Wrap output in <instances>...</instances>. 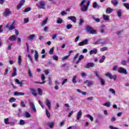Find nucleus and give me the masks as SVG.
<instances>
[{
  "label": "nucleus",
  "mask_w": 129,
  "mask_h": 129,
  "mask_svg": "<svg viewBox=\"0 0 129 129\" xmlns=\"http://www.w3.org/2000/svg\"><path fill=\"white\" fill-rule=\"evenodd\" d=\"M71 28H72V24H68L67 25V28L68 29V30H69V29H71Z\"/></svg>",
  "instance_id": "62"
},
{
  "label": "nucleus",
  "mask_w": 129,
  "mask_h": 129,
  "mask_svg": "<svg viewBox=\"0 0 129 129\" xmlns=\"http://www.w3.org/2000/svg\"><path fill=\"white\" fill-rule=\"evenodd\" d=\"M84 58V56L83 55H80L79 57L78 60L75 62L76 64H78L80 63L81 60H82Z\"/></svg>",
  "instance_id": "21"
},
{
  "label": "nucleus",
  "mask_w": 129,
  "mask_h": 129,
  "mask_svg": "<svg viewBox=\"0 0 129 129\" xmlns=\"http://www.w3.org/2000/svg\"><path fill=\"white\" fill-rule=\"evenodd\" d=\"M112 12H113V10L110 8H109L106 10V14H111V13H112Z\"/></svg>",
  "instance_id": "31"
},
{
  "label": "nucleus",
  "mask_w": 129,
  "mask_h": 129,
  "mask_svg": "<svg viewBox=\"0 0 129 129\" xmlns=\"http://www.w3.org/2000/svg\"><path fill=\"white\" fill-rule=\"evenodd\" d=\"M107 47H103L100 49V51L101 52H104V51H107Z\"/></svg>",
  "instance_id": "43"
},
{
  "label": "nucleus",
  "mask_w": 129,
  "mask_h": 129,
  "mask_svg": "<svg viewBox=\"0 0 129 129\" xmlns=\"http://www.w3.org/2000/svg\"><path fill=\"white\" fill-rule=\"evenodd\" d=\"M28 74H29V77L33 78V74H32V72H31L30 70H29Z\"/></svg>",
  "instance_id": "61"
},
{
  "label": "nucleus",
  "mask_w": 129,
  "mask_h": 129,
  "mask_svg": "<svg viewBox=\"0 0 129 129\" xmlns=\"http://www.w3.org/2000/svg\"><path fill=\"white\" fill-rule=\"evenodd\" d=\"M84 23V20H83L82 18H80V22L79 26H82L83 25V23Z\"/></svg>",
  "instance_id": "41"
},
{
  "label": "nucleus",
  "mask_w": 129,
  "mask_h": 129,
  "mask_svg": "<svg viewBox=\"0 0 129 129\" xmlns=\"http://www.w3.org/2000/svg\"><path fill=\"white\" fill-rule=\"evenodd\" d=\"M47 22H48V18H46V19H45L44 20H43L42 21V26H44V25H46V24H47Z\"/></svg>",
  "instance_id": "50"
},
{
  "label": "nucleus",
  "mask_w": 129,
  "mask_h": 129,
  "mask_svg": "<svg viewBox=\"0 0 129 129\" xmlns=\"http://www.w3.org/2000/svg\"><path fill=\"white\" fill-rule=\"evenodd\" d=\"M16 39H17V36L16 35H13L10 37H9V40H10V41H16Z\"/></svg>",
  "instance_id": "26"
},
{
  "label": "nucleus",
  "mask_w": 129,
  "mask_h": 129,
  "mask_svg": "<svg viewBox=\"0 0 129 129\" xmlns=\"http://www.w3.org/2000/svg\"><path fill=\"white\" fill-rule=\"evenodd\" d=\"M98 44L100 45H106V44H108V42L107 41L102 39H98Z\"/></svg>",
  "instance_id": "8"
},
{
  "label": "nucleus",
  "mask_w": 129,
  "mask_h": 129,
  "mask_svg": "<svg viewBox=\"0 0 129 129\" xmlns=\"http://www.w3.org/2000/svg\"><path fill=\"white\" fill-rule=\"evenodd\" d=\"M37 92L39 95H42L43 94V92L42 91V90L40 88L37 89Z\"/></svg>",
  "instance_id": "45"
},
{
  "label": "nucleus",
  "mask_w": 129,
  "mask_h": 129,
  "mask_svg": "<svg viewBox=\"0 0 129 129\" xmlns=\"http://www.w3.org/2000/svg\"><path fill=\"white\" fill-rule=\"evenodd\" d=\"M34 58L35 61H38V59L39 58V53L38 51L35 50V54H34Z\"/></svg>",
  "instance_id": "20"
},
{
  "label": "nucleus",
  "mask_w": 129,
  "mask_h": 129,
  "mask_svg": "<svg viewBox=\"0 0 129 129\" xmlns=\"http://www.w3.org/2000/svg\"><path fill=\"white\" fill-rule=\"evenodd\" d=\"M105 76L107 77H108L110 78V79H113L114 80H115L116 79V75L112 76L110 73H107L105 74Z\"/></svg>",
  "instance_id": "6"
},
{
  "label": "nucleus",
  "mask_w": 129,
  "mask_h": 129,
  "mask_svg": "<svg viewBox=\"0 0 129 129\" xmlns=\"http://www.w3.org/2000/svg\"><path fill=\"white\" fill-rule=\"evenodd\" d=\"M105 26H102L100 28V32L101 34H104L105 31Z\"/></svg>",
  "instance_id": "32"
},
{
  "label": "nucleus",
  "mask_w": 129,
  "mask_h": 129,
  "mask_svg": "<svg viewBox=\"0 0 129 129\" xmlns=\"http://www.w3.org/2000/svg\"><path fill=\"white\" fill-rule=\"evenodd\" d=\"M84 83L86 84L88 83V86H90L91 85H92L93 84V82L92 81H89V80H86Z\"/></svg>",
  "instance_id": "33"
},
{
  "label": "nucleus",
  "mask_w": 129,
  "mask_h": 129,
  "mask_svg": "<svg viewBox=\"0 0 129 129\" xmlns=\"http://www.w3.org/2000/svg\"><path fill=\"white\" fill-rule=\"evenodd\" d=\"M15 82L17 83V84H19L20 86L22 87L23 86V82H20V80L19 79H16L15 80Z\"/></svg>",
  "instance_id": "30"
},
{
  "label": "nucleus",
  "mask_w": 129,
  "mask_h": 129,
  "mask_svg": "<svg viewBox=\"0 0 129 129\" xmlns=\"http://www.w3.org/2000/svg\"><path fill=\"white\" fill-rule=\"evenodd\" d=\"M52 59L55 61H58L59 57H58V56L54 55L52 56Z\"/></svg>",
  "instance_id": "47"
},
{
  "label": "nucleus",
  "mask_w": 129,
  "mask_h": 129,
  "mask_svg": "<svg viewBox=\"0 0 129 129\" xmlns=\"http://www.w3.org/2000/svg\"><path fill=\"white\" fill-rule=\"evenodd\" d=\"M86 117H88V118H89L91 121H93V117L90 114L86 115Z\"/></svg>",
  "instance_id": "48"
},
{
  "label": "nucleus",
  "mask_w": 129,
  "mask_h": 129,
  "mask_svg": "<svg viewBox=\"0 0 129 129\" xmlns=\"http://www.w3.org/2000/svg\"><path fill=\"white\" fill-rule=\"evenodd\" d=\"M118 72L122 74H125V75H126V74H127V71H126V69L122 67H119L118 68Z\"/></svg>",
  "instance_id": "5"
},
{
  "label": "nucleus",
  "mask_w": 129,
  "mask_h": 129,
  "mask_svg": "<svg viewBox=\"0 0 129 129\" xmlns=\"http://www.w3.org/2000/svg\"><path fill=\"white\" fill-rule=\"evenodd\" d=\"M15 76H17V68H14L13 73L12 74V77H15Z\"/></svg>",
  "instance_id": "25"
},
{
  "label": "nucleus",
  "mask_w": 129,
  "mask_h": 129,
  "mask_svg": "<svg viewBox=\"0 0 129 129\" xmlns=\"http://www.w3.org/2000/svg\"><path fill=\"white\" fill-rule=\"evenodd\" d=\"M14 95H15V96H18L19 95H25V93L16 91L14 92Z\"/></svg>",
  "instance_id": "23"
},
{
  "label": "nucleus",
  "mask_w": 129,
  "mask_h": 129,
  "mask_svg": "<svg viewBox=\"0 0 129 129\" xmlns=\"http://www.w3.org/2000/svg\"><path fill=\"white\" fill-rule=\"evenodd\" d=\"M68 58H69V56L66 55L64 56L63 57L61 58L62 61H65V60L68 59Z\"/></svg>",
  "instance_id": "57"
},
{
  "label": "nucleus",
  "mask_w": 129,
  "mask_h": 129,
  "mask_svg": "<svg viewBox=\"0 0 129 129\" xmlns=\"http://www.w3.org/2000/svg\"><path fill=\"white\" fill-rule=\"evenodd\" d=\"M60 15L61 16H65V15H67V12H65V11H62L61 13H60Z\"/></svg>",
  "instance_id": "63"
},
{
  "label": "nucleus",
  "mask_w": 129,
  "mask_h": 129,
  "mask_svg": "<svg viewBox=\"0 0 129 129\" xmlns=\"http://www.w3.org/2000/svg\"><path fill=\"white\" fill-rule=\"evenodd\" d=\"M104 106H106L107 107H110V102H107L106 103L103 104Z\"/></svg>",
  "instance_id": "44"
},
{
  "label": "nucleus",
  "mask_w": 129,
  "mask_h": 129,
  "mask_svg": "<svg viewBox=\"0 0 129 129\" xmlns=\"http://www.w3.org/2000/svg\"><path fill=\"white\" fill-rule=\"evenodd\" d=\"M86 31L87 33H88L89 34H92L93 35L97 34L96 31L94 29H93L92 27H91L90 26H87Z\"/></svg>",
  "instance_id": "3"
},
{
  "label": "nucleus",
  "mask_w": 129,
  "mask_h": 129,
  "mask_svg": "<svg viewBox=\"0 0 129 129\" xmlns=\"http://www.w3.org/2000/svg\"><path fill=\"white\" fill-rule=\"evenodd\" d=\"M104 60H105V56L103 55L102 56L100 59H99V63H103L104 62Z\"/></svg>",
  "instance_id": "38"
},
{
  "label": "nucleus",
  "mask_w": 129,
  "mask_h": 129,
  "mask_svg": "<svg viewBox=\"0 0 129 129\" xmlns=\"http://www.w3.org/2000/svg\"><path fill=\"white\" fill-rule=\"evenodd\" d=\"M122 13V10H121V9H119V10H117V16L119 18H120L121 17Z\"/></svg>",
  "instance_id": "27"
},
{
  "label": "nucleus",
  "mask_w": 129,
  "mask_h": 129,
  "mask_svg": "<svg viewBox=\"0 0 129 129\" xmlns=\"http://www.w3.org/2000/svg\"><path fill=\"white\" fill-rule=\"evenodd\" d=\"M6 27L9 30V31H12L15 28V26L14 25V24H12L10 25H7L6 26Z\"/></svg>",
  "instance_id": "14"
},
{
  "label": "nucleus",
  "mask_w": 129,
  "mask_h": 129,
  "mask_svg": "<svg viewBox=\"0 0 129 129\" xmlns=\"http://www.w3.org/2000/svg\"><path fill=\"white\" fill-rule=\"evenodd\" d=\"M35 36H36L35 34L30 35L28 36V39H29V40H33Z\"/></svg>",
  "instance_id": "42"
},
{
  "label": "nucleus",
  "mask_w": 129,
  "mask_h": 129,
  "mask_svg": "<svg viewBox=\"0 0 129 129\" xmlns=\"http://www.w3.org/2000/svg\"><path fill=\"white\" fill-rule=\"evenodd\" d=\"M103 18L105 21H109V16L106 15H103Z\"/></svg>",
  "instance_id": "36"
},
{
  "label": "nucleus",
  "mask_w": 129,
  "mask_h": 129,
  "mask_svg": "<svg viewBox=\"0 0 129 129\" xmlns=\"http://www.w3.org/2000/svg\"><path fill=\"white\" fill-rule=\"evenodd\" d=\"M16 100H17L16 98L14 97H11L9 100V102L10 103H13V102H15Z\"/></svg>",
  "instance_id": "39"
},
{
  "label": "nucleus",
  "mask_w": 129,
  "mask_h": 129,
  "mask_svg": "<svg viewBox=\"0 0 129 129\" xmlns=\"http://www.w3.org/2000/svg\"><path fill=\"white\" fill-rule=\"evenodd\" d=\"M10 14L11 11H10V9L7 8L5 10V11L3 14V16H4V17H7V16H9V15H10Z\"/></svg>",
  "instance_id": "13"
},
{
  "label": "nucleus",
  "mask_w": 129,
  "mask_h": 129,
  "mask_svg": "<svg viewBox=\"0 0 129 129\" xmlns=\"http://www.w3.org/2000/svg\"><path fill=\"white\" fill-rule=\"evenodd\" d=\"M121 65H123V66H126V64H127L126 60H122L121 61Z\"/></svg>",
  "instance_id": "49"
},
{
  "label": "nucleus",
  "mask_w": 129,
  "mask_h": 129,
  "mask_svg": "<svg viewBox=\"0 0 129 129\" xmlns=\"http://www.w3.org/2000/svg\"><path fill=\"white\" fill-rule=\"evenodd\" d=\"M95 75L100 80L101 85H105V81H104L103 79L101 78L100 75L98 74V72H95Z\"/></svg>",
  "instance_id": "4"
},
{
  "label": "nucleus",
  "mask_w": 129,
  "mask_h": 129,
  "mask_svg": "<svg viewBox=\"0 0 129 129\" xmlns=\"http://www.w3.org/2000/svg\"><path fill=\"white\" fill-rule=\"evenodd\" d=\"M24 116H26V117H31V114H30L28 111H25Z\"/></svg>",
  "instance_id": "37"
},
{
  "label": "nucleus",
  "mask_w": 129,
  "mask_h": 129,
  "mask_svg": "<svg viewBox=\"0 0 129 129\" xmlns=\"http://www.w3.org/2000/svg\"><path fill=\"white\" fill-rule=\"evenodd\" d=\"M111 3L114 6H117L118 5V1L117 0H111Z\"/></svg>",
  "instance_id": "28"
},
{
  "label": "nucleus",
  "mask_w": 129,
  "mask_h": 129,
  "mask_svg": "<svg viewBox=\"0 0 129 129\" xmlns=\"http://www.w3.org/2000/svg\"><path fill=\"white\" fill-rule=\"evenodd\" d=\"M89 41V40H88V39H86V40L79 43L78 46H84V45H88Z\"/></svg>",
  "instance_id": "10"
},
{
  "label": "nucleus",
  "mask_w": 129,
  "mask_h": 129,
  "mask_svg": "<svg viewBox=\"0 0 129 129\" xmlns=\"http://www.w3.org/2000/svg\"><path fill=\"white\" fill-rule=\"evenodd\" d=\"M109 128L110 129H118V128H117L116 127H114L113 126H111V125L109 126Z\"/></svg>",
  "instance_id": "64"
},
{
  "label": "nucleus",
  "mask_w": 129,
  "mask_h": 129,
  "mask_svg": "<svg viewBox=\"0 0 129 129\" xmlns=\"http://www.w3.org/2000/svg\"><path fill=\"white\" fill-rule=\"evenodd\" d=\"M45 105L47 106L48 109L51 110V101L48 99H46L45 100V102H44Z\"/></svg>",
  "instance_id": "7"
},
{
  "label": "nucleus",
  "mask_w": 129,
  "mask_h": 129,
  "mask_svg": "<svg viewBox=\"0 0 129 129\" xmlns=\"http://www.w3.org/2000/svg\"><path fill=\"white\" fill-rule=\"evenodd\" d=\"M57 24H62L63 23V19L61 18H58L56 20Z\"/></svg>",
  "instance_id": "40"
},
{
  "label": "nucleus",
  "mask_w": 129,
  "mask_h": 129,
  "mask_svg": "<svg viewBox=\"0 0 129 129\" xmlns=\"http://www.w3.org/2000/svg\"><path fill=\"white\" fill-rule=\"evenodd\" d=\"M95 65V64L93 62H89L85 67L88 69L91 68V67H94Z\"/></svg>",
  "instance_id": "15"
},
{
  "label": "nucleus",
  "mask_w": 129,
  "mask_h": 129,
  "mask_svg": "<svg viewBox=\"0 0 129 129\" xmlns=\"http://www.w3.org/2000/svg\"><path fill=\"white\" fill-rule=\"evenodd\" d=\"M26 56L29 58V59H30V60L31 61V62L32 63H33V59H32V56H31V55H30V54L27 53V54H26Z\"/></svg>",
  "instance_id": "52"
},
{
  "label": "nucleus",
  "mask_w": 129,
  "mask_h": 129,
  "mask_svg": "<svg viewBox=\"0 0 129 129\" xmlns=\"http://www.w3.org/2000/svg\"><path fill=\"white\" fill-rule=\"evenodd\" d=\"M31 8H28L25 9V10L24 11V13H28V12H30V11H31Z\"/></svg>",
  "instance_id": "60"
},
{
  "label": "nucleus",
  "mask_w": 129,
  "mask_h": 129,
  "mask_svg": "<svg viewBox=\"0 0 129 129\" xmlns=\"http://www.w3.org/2000/svg\"><path fill=\"white\" fill-rule=\"evenodd\" d=\"M124 7L126 9V10H129V4L128 3H124L123 4Z\"/></svg>",
  "instance_id": "55"
},
{
  "label": "nucleus",
  "mask_w": 129,
  "mask_h": 129,
  "mask_svg": "<svg viewBox=\"0 0 129 129\" xmlns=\"http://www.w3.org/2000/svg\"><path fill=\"white\" fill-rule=\"evenodd\" d=\"M18 63L19 66H22V56L19 55L18 59Z\"/></svg>",
  "instance_id": "24"
},
{
  "label": "nucleus",
  "mask_w": 129,
  "mask_h": 129,
  "mask_svg": "<svg viewBox=\"0 0 129 129\" xmlns=\"http://www.w3.org/2000/svg\"><path fill=\"white\" fill-rule=\"evenodd\" d=\"M90 5V1L83 0L81 3V8L82 12H87L88 10V7Z\"/></svg>",
  "instance_id": "1"
},
{
  "label": "nucleus",
  "mask_w": 129,
  "mask_h": 129,
  "mask_svg": "<svg viewBox=\"0 0 129 129\" xmlns=\"http://www.w3.org/2000/svg\"><path fill=\"white\" fill-rule=\"evenodd\" d=\"M45 112H46V114L47 117H48V118H49L50 117V115H51L50 114V112H49V111H48L47 109L45 110Z\"/></svg>",
  "instance_id": "56"
},
{
  "label": "nucleus",
  "mask_w": 129,
  "mask_h": 129,
  "mask_svg": "<svg viewBox=\"0 0 129 129\" xmlns=\"http://www.w3.org/2000/svg\"><path fill=\"white\" fill-rule=\"evenodd\" d=\"M81 116H82V111L80 110L77 114V120H79L81 118Z\"/></svg>",
  "instance_id": "17"
},
{
  "label": "nucleus",
  "mask_w": 129,
  "mask_h": 129,
  "mask_svg": "<svg viewBox=\"0 0 129 129\" xmlns=\"http://www.w3.org/2000/svg\"><path fill=\"white\" fill-rule=\"evenodd\" d=\"M113 71H118V66H114L112 68Z\"/></svg>",
  "instance_id": "46"
},
{
  "label": "nucleus",
  "mask_w": 129,
  "mask_h": 129,
  "mask_svg": "<svg viewBox=\"0 0 129 129\" xmlns=\"http://www.w3.org/2000/svg\"><path fill=\"white\" fill-rule=\"evenodd\" d=\"M29 105H30V107H31L33 111L35 113L37 112V110L36 109V107H35V104H34V102H30Z\"/></svg>",
  "instance_id": "9"
},
{
  "label": "nucleus",
  "mask_w": 129,
  "mask_h": 129,
  "mask_svg": "<svg viewBox=\"0 0 129 129\" xmlns=\"http://www.w3.org/2000/svg\"><path fill=\"white\" fill-rule=\"evenodd\" d=\"M93 7L94 9H96V8L98 7V5H97V3L96 2H94L93 4Z\"/></svg>",
  "instance_id": "58"
},
{
  "label": "nucleus",
  "mask_w": 129,
  "mask_h": 129,
  "mask_svg": "<svg viewBox=\"0 0 129 129\" xmlns=\"http://www.w3.org/2000/svg\"><path fill=\"white\" fill-rule=\"evenodd\" d=\"M17 115L18 117H22L23 116V112L22 111V109L19 108L18 109V112L17 114Z\"/></svg>",
  "instance_id": "19"
},
{
  "label": "nucleus",
  "mask_w": 129,
  "mask_h": 129,
  "mask_svg": "<svg viewBox=\"0 0 129 129\" xmlns=\"http://www.w3.org/2000/svg\"><path fill=\"white\" fill-rule=\"evenodd\" d=\"M53 53H54V47H52L49 51L50 55H53Z\"/></svg>",
  "instance_id": "51"
},
{
  "label": "nucleus",
  "mask_w": 129,
  "mask_h": 129,
  "mask_svg": "<svg viewBox=\"0 0 129 129\" xmlns=\"http://www.w3.org/2000/svg\"><path fill=\"white\" fill-rule=\"evenodd\" d=\"M30 91H31L32 94L33 95H34V96H37V93H36V90H35V89H31Z\"/></svg>",
  "instance_id": "35"
},
{
  "label": "nucleus",
  "mask_w": 129,
  "mask_h": 129,
  "mask_svg": "<svg viewBox=\"0 0 129 129\" xmlns=\"http://www.w3.org/2000/svg\"><path fill=\"white\" fill-rule=\"evenodd\" d=\"M76 78H77V76H74L72 79V82L74 84H76L77 83V81H76Z\"/></svg>",
  "instance_id": "29"
},
{
  "label": "nucleus",
  "mask_w": 129,
  "mask_h": 129,
  "mask_svg": "<svg viewBox=\"0 0 129 129\" xmlns=\"http://www.w3.org/2000/svg\"><path fill=\"white\" fill-rule=\"evenodd\" d=\"M54 122H48L46 123V125H48L50 128H53V126H54Z\"/></svg>",
  "instance_id": "22"
},
{
  "label": "nucleus",
  "mask_w": 129,
  "mask_h": 129,
  "mask_svg": "<svg viewBox=\"0 0 129 129\" xmlns=\"http://www.w3.org/2000/svg\"><path fill=\"white\" fill-rule=\"evenodd\" d=\"M4 122L6 123V124H9L10 122H9V118H5L4 120Z\"/></svg>",
  "instance_id": "59"
},
{
  "label": "nucleus",
  "mask_w": 129,
  "mask_h": 129,
  "mask_svg": "<svg viewBox=\"0 0 129 129\" xmlns=\"http://www.w3.org/2000/svg\"><path fill=\"white\" fill-rule=\"evenodd\" d=\"M109 91H110V92H111V93L112 94H114V95H115V91H114L113 89H112V88L109 89Z\"/></svg>",
  "instance_id": "53"
},
{
  "label": "nucleus",
  "mask_w": 129,
  "mask_h": 129,
  "mask_svg": "<svg viewBox=\"0 0 129 129\" xmlns=\"http://www.w3.org/2000/svg\"><path fill=\"white\" fill-rule=\"evenodd\" d=\"M93 54H97V49L96 48H93L89 51L90 55H93Z\"/></svg>",
  "instance_id": "16"
},
{
  "label": "nucleus",
  "mask_w": 129,
  "mask_h": 129,
  "mask_svg": "<svg viewBox=\"0 0 129 129\" xmlns=\"http://www.w3.org/2000/svg\"><path fill=\"white\" fill-rule=\"evenodd\" d=\"M36 7H37L38 9L46 10V3H45V2L43 1H40L39 3L36 4Z\"/></svg>",
  "instance_id": "2"
},
{
  "label": "nucleus",
  "mask_w": 129,
  "mask_h": 129,
  "mask_svg": "<svg viewBox=\"0 0 129 129\" xmlns=\"http://www.w3.org/2000/svg\"><path fill=\"white\" fill-rule=\"evenodd\" d=\"M45 75H44V74H42L41 75V80L43 82H36L35 83H37L38 84H44V83H45V82H46V81H45Z\"/></svg>",
  "instance_id": "12"
},
{
  "label": "nucleus",
  "mask_w": 129,
  "mask_h": 129,
  "mask_svg": "<svg viewBox=\"0 0 129 129\" xmlns=\"http://www.w3.org/2000/svg\"><path fill=\"white\" fill-rule=\"evenodd\" d=\"M18 124H19L20 125H24L26 124V121H25V120L21 119Z\"/></svg>",
  "instance_id": "34"
},
{
  "label": "nucleus",
  "mask_w": 129,
  "mask_h": 129,
  "mask_svg": "<svg viewBox=\"0 0 129 129\" xmlns=\"http://www.w3.org/2000/svg\"><path fill=\"white\" fill-rule=\"evenodd\" d=\"M25 3H26V1L25 0H22L20 4L17 6V10H20V9H22V7L25 5Z\"/></svg>",
  "instance_id": "11"
},
{
  "label": "nucleus",
  "mask_w": 129,
  "mask_h": 129,
  "mask_svg": "<svg viewBox=\"0 0 129 129\" xmlns=\"http://www.w3.org/2000/svg\"><path fill=\"white\" fill-rule=\"evenodd\" d=\"M20 106H21V107H26V104H25V102L22 101L20 104Z\"/></svg>",
  "instance_id": "54"
},
{
  "label": "nucleus",
  "mask_w": 129,
  "mask_h": 129,
  "mask_svg": "<svg viewBox=\"0 0 129 129\" xmlns=\"http://www.w3.org/2000/svg\"><path fill=\"white\" fill-rule=\"evenodd\" d=\"M68 19L69 20H71V21H72L73 23H76L77 19L75 16H69L68 17Z\"/></svg>",
  "instance_id": "18"
}]
</instances>
